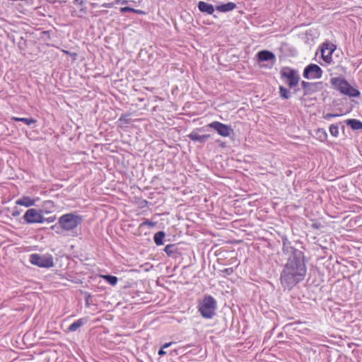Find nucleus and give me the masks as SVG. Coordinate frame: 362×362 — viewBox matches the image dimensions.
Masks as SVG:
<instances>
[{"mask_svg": "<svg viewBox=\"0 0 362 362\" xmlns=\"http://www.w3.org/2000/svg\"><path fill=\"white\" fill-rule=\"evenodd\" d=\"M279 94L284 99H288L291 96L289 90L282 86H279Z\"/></svg>", "mask_w": 362, "mask_h": 362, "instance_id": "nucleus-24", "label": "nucleus"}, {"mask_svg": "<svg viewBox=\"0 0 362 362\" xmlns=\"http://www.w3.org/2000/svg\"><path fill=\"white\" fill-rule=\"evenodd\" d=\"M340 116V115H338V114H331V113H327L326 115H325L323 116V117L325 119H329L330 118L332 117H339Z\"/></svg>", "mask_w": 362, "mask_h": 362, "instance_id": "nucleus-28", "label": "nucleus"}, {"mask_svg": "<svg viewBox=\"0 0 362 362\" xmlns=\"http://www.w3.org/2000/svg\"><path fill=\"white\" fill-rule=\"evenodd\" d=\"M11 119L16 122H23L28 126L35 124L37 122V120L33 118L12 117Z\"/></svg>", "mask_w": 362, "mask_h": 362, "instance_id": "nucleus-20", "label": "nucleus"}, {"mask_svg": "<svg viewBox=\"0 0 362 362\" xmlns=\"http://www.w3.org/2000/svg\"><path fill=\"white\" fill-rule=\"evenodd\" d=\"M120 11L122 13H125V12H127V11H130V12L136 13L141 14V15H145L146 14V12L144 11L139 10V9H135V8H131V7H128V6L120 8Z\"/></svg>", "mask_w": 362, "mask_h": 362, "instance_id": "nucleus-22", "label": "nucleus"}, {"mask_svg": "<svg viewBox=\"0 0 362 362\" xmlns=\"http://www.w3.org/2000/svg\"><path fill=\"white\" fill-rule=\"evenodd\" d=\"M296 250L293 247H291L290 245H286V247L283 246V251L285 253H291L293 254V251Z\"/></svg>", "mask_w": 362, "mask_h": 362, "instance_id": "nucleus-27", "label": "nucleus"}, {"mask_svg": "<svg viewBox=\"0 0 362 362\" xmlns=\"http://www.w3.org/2000/svg\"><path fill=\"white\" fill-rule=\"evenodd\" d=\"M146 224L151 225V223H150V222H146Z\"/></svg>", "mask_w": 362, "mask_h": 362, "instance_id": "nucleus-41", "label": "nucleus"}, {"mask_svg": "<svg viewBox=\"0 0 362 362\" xmlns=\"http://www.w3.org/2000/svg\"><path fill=\"white\" fill-rule=\"evenodd\" d=\"M209 135L208 134H205V135H199L198 134L197 132H191L189 135H188V137L194 141H199V142H205V141L209 138Z\"/></svg>", "mask_w": 362, "mask_h": 362, "instance_id": "nucleus-15", "label": "nucleus"}, {"mask_svg": "<svg viewBox=\"0 0 362 362\" xmlns=\"http://www.w3.org/2000/svg\"><path fill=\"white\" fill-rule=\"evenodd\" d=\"M346 124L352 129H355V130L362 129V122L359 120H357L355 119H348L346 122Z\"/></svg>", "mask_w": 362, "mask_h": 362, "instance_id": "nucleus-19", "label": "nucleus"}, {"mask_svg": "<svg viewBox=\"0 0 362 362\" xmlns=\"http://www.w3.org/2000/svg\"><path fill=\"white\" fill-rule=\"evenodd\" d=\"M103 6L105 7V8H111L112 4H103Z\"/></svg>", "mask_w": 362, "mask_h": 362, "instance_id": "nucleus-37", "label": "nucleus"}, {"mask_svg": "<svg viewBox=\"0 0 362 362\" xmlns=\"http://www.w3.org/2000/svg\"><path fill=\"white\" fill-rule=\"evenodd\" d=\"M166 354V352L164 351V349L161 348L159 351H158V354L160 356H163Z\"/></svg>", "mask_w": 362, "mask_h": 362, "instance_id": "nucleus-33", "label": "nucleus"}, {"mask_svg": "<svg viewBox=\"0 0 362 362\" xmlns=\"http://www.w3.org/2000/svg\"><path fill=\"white\" fill-rule=\"evenodd\" d=\"M87 322L86 319L81 318L74 322H73L71 325H69L68 327V330L69 332H75L76 331L79 327H81L83 325H84Z\"/></svg>", "mask_w": 362, "mask_h": 362, "instance_id": "nucleus-17", "label": "nucleus"}, {"mask_svg": "<svg viewBox=\"0 0 362 362\" xmlns=\"http://www.w3.org/2000/svg\"><path fill=\"white\" fill-rule=\"evenodd\" d=\"M102 278L108 282L110 285L115 286L117 283V277L111 275H103Z\"/></svg>", "mask_w": 362, "mask_h": 362, "instance_id": "nucleus-23", "label": "nucleus"}, {"mask_svg": "<svg viewBox=\"0 0 362 362\" xmlns=\"http://www.w3.org/2000/svg\"><path fill=\"white\" fill-rule=\"evenodd\" d=\"M257 57L260 62L275 61L276 57L274 54L270 51L262 50L257 53Z\"/></svg>", "mask_w": 362, "mask_h": 362, "instance_id": "nucleus-13", "label": "nucleus"}, {"mask_svg": "<svg viewBox=\"0 0 362 362\" xmlns=\"http://www.w3.org/2000/svg\"><path fill=\"white\" fill-rule=\"evenodd\" d=\"M116 2L117 4H126L127 3V0H116Z\"/></svg>", "mask_w": 362, "mask_h": 362, "instance_id": "nucleus-34", "label": "nucleus"}, {"mask_svg": "<svg viewBox=\"0 0 362 362\" xmlns=\"http://www.w3.org/2000/svg\"><path fill=\"white\" fill-rule=\"evenodd\" d=\"M208 127L215 129L219 135L223 137L229 136L233 132L230 126L218 121L209 124Z\"/></svg>", "mask_w": 362, "mask_h": 362, "instance_id": "nucleus-9", "label": "nucleus"}, {"mask_svg": "<svg viewBox=\"0 0 362 362\" xmlns=\"http://www.w3.org/2000/svg\"><path fill=\"white\" fill-rule=\"evenodd\" d=\"M165 237V233L163 231H159L156 233H155L153 240L155 243L157 245H162L163 244V238Z\"/></svg>", "mask_w": 362, "mask_h": 362, "instance_id": "nucleus-21", "label": "nucleus"}, {"mask_svg": "<svg viewBox=\"0 0 362 362\" xmlns=\"http://www.w3.org/2000/svg\"><path fill=\"white\" fill-rule=\"evenodd\" d=\"M226 272L228 273V274H230L233 272V269L231 268H228V269H226Z\"/></svg>", "mask_w": 362, "mask_h": 362, "instance_id": "nucleus-38", "label": "nucleus"}, {"mask_svg": "<svg viewBox=\"0 0 362 362\" xmlns=\"http://www.w3.org/2000/svg\"><path fill=\"white\" fill-rule=\"evenodd\" d=\"M322 82L309 83L304 81L301 82V86L303 88L305 95L317 92L322 88Z\"/></svg>", "mask_w": 362, "mask_h": 362, "instance_id": "nucleus-11", "label": "nucleus"}, {"mask_svg": "<svg viewBox=\"0 0 362 362\" xmlns=\"http://www.w3.org/2000/svg\"><path fill=\"white\" fill-rule=\"evenodd\" d=\"M47 1L50 4H54L56 2H59V3L66 2L67 0H47Z\"/></svg>", "mask_w": 362, "mask_h": 362, "instance_id": "nucleus-31", "label": "nucleus"}, {"mask_svg": "<svg viewBox=\"0 0 362 362\" xmlns=\"http://www.w3.org/2000/svg\"><path fill=\"white\" fill-rule=\"evenodd\" d=\"M119 122H124V123H128V119L127 118V115H122L119 119Z\"/></svg>", "mask_w": 362, "mask_h": 362, "instance_id": "nucleus-29", "label": "nucleus"}, {"mask_svg": "<svg viewBox=\"0 0 362 362\" xmlns=\"http://www.w3.org/2000/svg\"><path fill=\"white\" fill-rule=\"evenodd\" d=\"M23 218L28 223H42L45 221V218L42 216L41 211L35 209L27 210Z\"/></svg>", "mask_w": 362, "mask_h": 362, "instance_id": "nucleus-7", "label": "nucleus"}, {"mask_svg": "<svg viewBox=\"0 0 362 362\" xmlns=\"http://www.w3.org/2000/svg\"><path fill=\"white\" fill-rule=\"evenodd\" d=\"M63 52H64V53L67 54H70V53H69V52L66 51V50H63Z\"/></svg>", "mask_w": 362, "mask_h": 362, "instance_id": "nucleus-40", "label": "nucleus"}, {"mask_svg": "<svg viewBox=\"0 0 362 362\" xmlns=\"http://www.w3.org/2000/svg\"><path fill=\"white\" fill-rule=\"evenodd\" d=\"M198 8L201 12L209 15L212 14L214 12V8L213 5L206 3L204 1H199L198 3Z\"/></svg>", "mask_w": 362, "mask_h": 362, "instance_id": "nucleus-14", "label": "nucleus"}, {"mask_svg": "<svg viewBox=\"0 0 362 362\" xmlns=\"http://www.w3.org/2000/svg\"><path fill=\"white\" fill-rule=\"evenodd\" d=\"M171 344H172L171 342H170V343H165V344L163 346V347H162V348H163V349L168 348V347H169V346L171 345Z\"/></svg>", "mask_w": 362, "mask_h": 362, "instance_id": "nucleus-36", "label": "nucleus"}, {"mask_svg": "<svg viewBox=\"0 0 362 362\" xmlns=\"http://www.w3.org/2000/svg\"><path fill=\"white\" fill-rule=\"evenodd\" d=\"M82 222V217L72 213L62 215L59 218V224L65 230H71L76 228Z\"/></svg>", "mask_w": 362, "mask_h": 362, "instance_id": "nucleus-4", "label": "nucleus"}, {"mask_svg": "<svg viewBox=\"0 0 362 362\" xmlns=\"http://www.w3.org/2000/svg\"><path fill=\"white\" fill-rule=\"evenodd\" d=\"M281 77L286 79V83L290 88L296 86L300 81V76L296 70L289 67L283 68L280 72Z\"/></svg>", "mask_w": 362, "mask_h": 362, "instance_id": "nucleus-6", "label": "nucleus"}, {"mask_svg": "<svg viewBox=\"0 0 362 362\" xmlns=\"http://www.w3.org/2000/svg\"><path fill=\"white\" fill-rule=\"evenodd\" d=\"M12 215H13V216H18V215H19V212H18V211H13V214H12Z\"/></svg>", "mask_w": 362, "mask_h": 362, "instance_id": "nucleus-39", "label": "nucleus"}, {"mask_svg": "<svg viewBox=\"0 0 362 362\" xmlns=\"http://www.w3.org/2000/svg\"><path fill=\"white\" fill-rule=\"evenodd\" d=\"M335 49L336 46L331 42H325L322 45V58L326 63L330 64L332 61V54Z\"/></svg>", "mask_w": 362, "mask_h": 362, "instance_id": "nucleus-10", "label": "nucleus"}, {"mask_svg": "<svg viewBox=\"0 0 362 362\" xmlns=\"http://www.w3.org/2000/svg\"><path fill=\"white\" fill-rule=\"evenodd\" d=\"M322 71L321 68L315 64L307 66L303 71V77L307 79H318L322 77Z\"/></svg>", "mask_w": 362, "mask_h": 362, "instance_id": "nucleus-8", "label": "nucleus"}, {"mask_svg": "<svg viewBox=\"0 0 362 362\" xmlns=\"http://www.w3.org/2000/svg\"><path fill=\"white\" fill-rule=\"evenodd\" d=\"M235 7H236L235 4H234L233 2H228L225 4L217 6L216 10L219 12L225 13V12L233 11Z\"/></svg>", "mask_w": 362, "mask_h": 362, "instance_id": "nucleus-16", "label": "nucleus"}, {"mask_svg": "<svg viewBox=\"0 0 362 362\" xmlns=\"http://www.w3.org/2000/svg\"><path fill=\"white\" fill-rule=\"evenodd\" d=\"M216 308V300L211 296H206L200 301L198 309L204 318L210 319L215 315Z\"/></svg>", "mask_w": 362, "mask_h": 362, "instance_id": "nucleus-3", "label": "nucleus"}, {"mask_svg": "<svg viewBox=\"0 0 362 362\" xmlns=\"http://www.w3.org/2000/svg\"><path fill=\"white\" fill-rule=\"evenodd\" d=\"M56 219L55 216L54 217H49L47 218H45V221L48 222V223H52L53 221H54Z\"/></svg>", "mask_w": 362, "mask_h": 362, "instance_id": "nucleus-32", "label": "nucleus"}, {"mask_svg": "<svg viewBox=\"0 0 362 362\" xmlns=\"http://www.w3.org/2000/svg\"><path fill=\"white\" fill-rule=\"evenodd\" d=\"M315 138L321 142H325L327 139V134L325 129L318 128L315 131Z\"/></svg>", "mask_w": 362, "mask_h": 362, "instance_id": "nucleus-18", "label": "nucleus"}, {"mask_svg": "<svg viewBox=\"0 0 362 362\" xmlns=\"http://www.w3.org/2000/svg\"><path fill=\"white\" fill-rule=\"evenodd\" d=\"M39 198L32 199L28 196H23L21 198L16 200V204L17 205L23 206L25 207H30L34 206L37 201H39Z\"/></svg>", "mask_w": 362, "mask_h": 362, "instance_id": "nucleus-12", "label": "nucleus"}, {"mask_svg": "<svg viewBox=\"0 0 362 362\" xmlns=\"http://www.w3.org/2000/svg\"><path fill=\"white\" fill-rule=\"evenodd\" d=\"M330 134L334 137H337L339 136V127L337 124H332L329 126V128Z\"/></svg>", "mask_w": 362, "mask_h": 362, "instance_id": "nucleus-25", "label": "nucleus"}, {"mask_svg": "<svg viewBox=\"0 0 362 362\" xmlns=\"http://www.w3.org/2000/svg\"><path fill=\"white\" fill-rule=\"evenodd\" d=\"M306 266L302 252L293 251L281 272L280 281L285 288L291 289L303 281L306 274Z\"/></svg>", "mask_w": 362, "mask_h": 362, "instance_id": "nucleus-1", "label": "nucleus"}, {"mask_svg": "<svg viewBox=\"0 0 362 362\" xmlns=\"http://www.w3.org/2000/svg\"><path fill=\"white\" fill-rule=\"evenodd\" d=\"M30 262L32 264L42 268H50L54 266L53 257L49 254H32L30 256Z\"/></svg>", "mask_w": 362, "mask_h": 362, "instance_id": "nucleus-5", "label": "nucleus"}, {"mask_svg": "<svg viewBox=\"0 0 362 362\" xmlns=\"http://www.w3.org/2000/svg\"><path fill=\"white\" fill-rule=\"evenodd\" d=\"M75 3L76 4H78L79 5H82L83 4V0H74Z\"/></svg>", "mask_w": 362, "mask_h": 362, "instance_id": "nucleus-35", "label": "nucleus"}, {"mask_svg": "<svg viewBox=\"0 0 362 362\" xmlns=\"http://www.w3.org/2000/svg\"><path fill=\"white\" fill-rule=\"evenodd\" d=\"M174 245H168L165 246L164 251L166 252L168 255H171L174 252Z\"/></svg>", "mask_w": 362, "mask_h": 362, "instance_id": "nucleus-26", "label": "nucleus"}, {"mask_svg": "<svg viewBox=\"0 0 362 362\" xmlns=\"http://www.w3.org/2000/svg\"><path fill=\"white\" fill-rule=\"evenodd\" d=\"M330 82L333 88L343 95L354 98L358 97L360 95L359 90L352 86L344 78L334 77L331 79Z\"/></svg>", "mask_w": 362, "mask_h": 362, "instance_id": "nucleus-2", "label": "nucleus"}, {"mask_svg": "<svg viewBox=\"0 0 362 362\" xmlns=\"http://www.w3.org/2000/svg\"><path fill=\"white\" fill-rule=\"evenodd\" d=\"M282 242H283V246L284 247H286V245H291L289 241L288 240V239L286 237L282 238Z\"/></svg>", "mask_w": 362, "mask_h": 362, "instance_id": "nucleus-30", "label": "nucleus"}]
</instances>
